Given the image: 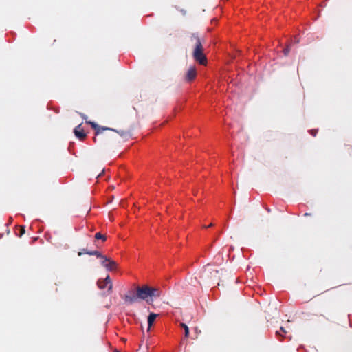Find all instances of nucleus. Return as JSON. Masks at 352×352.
<instances>
[{
  "instance_id": "obj_1",
  "label": "nucleus",
  "mask_w": 352,
  "mask_h": 352,
  "mask_svg": "<svg viewBox=\"0 0 352 352\" xmlns=\"http://www.w3.org/2000/svg\"><path fill=\"white\" fill-rule=\"evenodd\" d=\"M190 41L194 44L192 56L194 59L201 65L207 63V58L204 53V47L202 43L204 38H201L197 34L193 33L190 36Z\"/></svg>"
},
{
  "instance_id": "obj_2",
  "label": "nucleus",
  "mask_w": 352,
  "mask_h": 352,
  "mask_svg": "<svg viewBox=\"0 0 352 352\" xmlns=\"http://www.w3.org/2000/svg\"><path fill=\"white\" fill-rule=\"evenodd\" d=\"M86 122L90 124L92 129H94L96 131V137L94 138V140L96 143H97L98 140L100 141L101 140L104 139L106 137L105 135H104L103 133L104 131L107 130L116 131L121 136H125L128 134V133L124 131H116L111 128L98 126L96 123L91 121H87Z\"/></svg>"
},
{
  "instance_id": "obj_3",
  "label": "nucleus",
  "mask_w": 352,
  "mask_h": 352,
  "mask_svg": "<svg viewBox=\"0 0 352 352\" xmlns=\"http://www.w3.org/2000/svg\"><path fill=\"white\" fill-rule=\"evenodd\" d=\"M201 278L205 282L217 280L219 278V271L210 266H207L201 272Z\"/></svg>"
},
{
  "instance_id": "obj_4",
  "label": "nucleus",
  "mask_w": 352,
  "mask_h": 352,
  "mask_svg": "<svg viewBox=\"0 0 352 352\" xmlns=\"http://www.w3.org/2000/svg\"><path fill=\"white\" fill-rule=\"evenodd\" d=\"M137 296L139 299L146 300L147 302H151V293L150 287L148 285H143L136 288Z\"/></svg>"
},
{
  "instance_id": "obj_5",
  "label": "nucleus",
  "mask_w": 352,
  "mask_h": 352,
  "mask_svg": "<svg viewBox=\"0 0 352 352\" xmlns=\"http://www.w3.org/2000/svg\"><path fill=\"white\" fill-rule=\"evenodd\" d=\"M107 285H109L107 292L108 294H109L112 292L113 289V285L110 276L107 275L104 279H99L97 282V285L100 289H104L107 286Z\"/></svg>"
},
{
  "instance_id": "obj_6",
  "label": "nucleus",
  "mask_w": 352,
  "mask_h": 352,
  "mask_svg": "<svg viewBox=\"0 0 352 352\" xmlns=\"http://www.w3.org/2000/svg\"><path fill=\"white\" fill-rule=\"evenodd\" d=\"M102 265L109 271H113L117 267V263L107 257H104V259L102 261Z\"/></svg>"
},
{
  "instance_id": "obj_7",
  "label": "nucleus",
  "mask_w": 352,
  "mask_h": 352,
  "mask_svg": "<svg viewBox=\"0 0 352 352\" xmlns=\"http://www.w3.org/2000/svg\"><path fill=\"white\" fill-rule=\"evenodd\" d=\"M197 76V70L195 67H190L184 77V80L186 82H191Z\"/></svg>"
},
{
  "instance_id": "obj_8",
  "label": "nucleus",
  "mask_w": 352,
  "mask_h": 352,
  "mask_svg": "<svg viewBox=\"0 0 352 352\" xmlns=\"http://www.w3.org/2000/svg\"><path fill=\"white\" fill-rule=\"evenodd\" d=\"M74 133L76 137L78 138L80 140H83L87 136L83 129L82 128V124H78L74 129Z\"/></svg>"
},
{
  "instance_id": "obj_9",
  "label": "nucleus",
  "mask_w": 352,
  "mask_h": 352,
  "mask_svg": "<svg viewBox=\"0 0 352 352\" xmlns=\"http://www.w3.org/2000/svg\"><path fill=\"white\" fill-rule=\"evenodd\" d=\"M151 293V302H153V298H160L162 295V290L158 287H150Z\"/></svg>"
},
{
  "instance_id": "obj_10",
  "label": "nucleus",
  "mask_w": 352,
  "mask_h": 352,
  "mask_svg": "<svg viewBox=\"0 0 352 352\" xmlns=\"http://www.w3.org/2000/svg\"><path fill=\"white\" fill-rule=\"evenodd\" d=\"M138 298H139L137 296V294H126L124 297L125 302L128 304L134 303L138 300Z\"/></svg>"
},
{
  "instance_id": "obj_11",
  "label": "nucleus",
  "mask_w": 352,
  "mask_h": 352,
  "mask_svg": "<svg viewBox=\"0 0 352 352\" xmlns=\"http://www.w3.org/2000/svg\"><path fill=\"white\" fill-rule=\"evenodd\" d=\"M157 316V315L156 314H154V313H151L149 314V316L148 317V331L150 329L151 327L153 324V322H154Z\"/></svg>"
},
{
  "instance_id": "obj_12",
  "label": "nucleus",
  "mask_w": 352,
  "mask_h": 352,
  "mask_svg": "<svg viewBox=\"0 0 352 352\" xmlns=\"http://www.w3.org/2000/svg\"><path fill=\"white\" fill-rule=\"evenodd\" d=\"M316 318L314 319L316 322L321 323L324 320H329V318L327 317H326L324 315H322V314L316 315Z\"/></svg>"
},
{
  "instance_id": "obj_13",
  "label": "nucleus",
  "mask_w": 352,
  "mask_h": 352,
  "mask_svg": "<svg viewBox=\"0 0 352 352\" xmlns=\"http://www.w3.org/2000/svg\"><path fill=\"white\" fill-rule=\"evenodd\" d=\"M86 254L89 255H94L98 258H101L102 260L104 259V256L102 255L101 253L98 251H86Z\"/></svg>"
},
{
  "instance_id": "obj_14",
  "label": "nucleus",
  "mask_w": 352,
  "mask_h": 352,
  "mask_svg": "<svg viewBox=\"0 0 352 352\" xmlns=\"http://www.w3.org/2000/svg\"><path fill=\"white\" fill-rule=\"evenodd\" d=\"M180 326L184 329V336L188 338L189 336V329L187 324L185 323H181Z\"/></svg>"
},
{
  "instance_id": "obj_15",
  "label": "nucleus",
  "mask_w": 352,
  "mask_h": 352,
  "mask_svg": "<svg viewBox=\"0 0 352 352\" xmlns=\"http://www.w3.org/2000/svg\"><path fill=\"white\" fill-rule=\"evenodd\" d=\"M95 239L97 240L101 239L102 241H105L107 239V237L105 235L101 234L100 232H97L95 234Z\"/></svg>"
},
{
  "instance_id": "obj_16",
  "label": "nucleus",
  "mask_w": 352,
  "mask_h": 352,
  "mask_svg": "<svg viewBox=\"0 0 352 352\" xmlns=\"http://www.w3.org/2000/svg\"><path fill=\"white\" fill-rule=\"evenodd\" d=\"M15 234L19 237H22V226H18L17 229L15 230Z\"/></svg>"
},
{
  "instance_id": "obj_17",
  "label": "nucleus",
  "mask_w": 352,
  "mask_h": 352,
  "mask_svg": "<svg viewBox=\"0 0 352 352\" xmlns=\"http://www.w3.org/2000/svg\"><path fill=\"white\" fill-rule=\"evenodd\" d=\"M286 333H287V332H286V331L285 330V329H284L283 327H280V331H276V335H277V336H283V334H285Z\"/></svg>"
},
{
  "instance_id": "obj_18",
  "label": "nucleus",
  "mask_w": 352,
  "mask_h": 352,
  "mask_svg": "<svg viewBox=\"0 0 352 352\" xmlns=\"http://www.w3.org/2000/svg\"><path fill=\"white\" fill-rule=\"evenodd\" d=\"M290 49L289 47L287 46L286 48L283 50V53L285 56H287L289 53Z\"/></svg>"
},
{
  "instance_id": "obj_19",
  "label": "nucleus",
  "mask_w": 352,
  "mask_h": 352,
  "mask_svg": "<svg viewBox=\"0 0 352 352\" xmlns=\"http://www.w3.org/2000/svg\"><path fill=\"white\" fill-rule=\"evenodd\" d=\"M86 251H88L87 249H82L81 252H78V256H81L82 254H86Z\"/></svg>"
},
{
  "instance_id": "obj_20",
  "label": "nucleus",
  "mask_w": 352,
  "mask_h": 352,
  "mask_svg": "<svg viewBox=\"0 0 352 352\" xmlns=\"http://www.w3.org/2000/svg\"><path fill=\"white\" fill-rule=\"evenodd\" d=\"M213 226H214V224H213V223H210V224H209L208 226H203V228H211V227H212Z\"/></svg>"
},
{
  "instance_id": "obj_21",
  "label": "nucleus",
  "mask_w": 352,
  "mask_h": 352,
  "mask_svg": "<svg viewBox=\"0 0 352 352\" xmlns=\"http://www.w3.org/2000/svg\"><path fill=\"white\" fill-rule=\"evenodd\" d=\"M310 215H311V214H310V213H305V214H304V216H305V217H309V216H310Z\"/></svg>"
},
{
  "instance_id": "obj_22",
  "label": "nucleus",
  "mask_w": 352,
  "mask_h": 352,
  "mask_svg": "<svg viewBox=\"0 0 352 352\" xmlns=\"http://www.w3.org/2000/svg\"><path fill=\"white\" fill-rule=\"evenodd\" d=\"M80 116H81L84 119H85V118H86V116H85L84 114L80 113Z\"/></svg>"
},
{
  "instance_id": "obj_23",
  "label": "nucleus",
  "mask_w": 352,
  "mask_h": 352,
  "mask_svg": "<svg viewBox=\"0 0 352 352\" xmlns=\"http://www.w3.org/2000/svg\"><path fill=\"white\" fill-rule=\"evenodd\" d=\"M266 210H267V211L268 212H270L271 211L270 208H266Z\"/></svg>"
},
{
  "instance_id": "obj_24",
  "label": "nucleus",
  "mask_w": 352,
  "mask_h": 352,
  "mask_svg": "<svg viewBox=\"0 0 352 352\" xmlns=\"http://www.w3.org/2000/svg\"><path fill=\"white\" fill-rule=\"evenodd\" d=\"M312 135H313L314 136H316V133H315V132H313Z\"/></svg>"
},
{
  "instance_id": "obj_25",
  "label": "nucleus",
  "mask_w": 352,
  "mask_h": 352,
  "mask_svg": "<svg viewBox=\"0 0 352 352\" xmlns=\"http://www.w3.org/2000/svg\"><path fill=\"white\" fill-rule=\"evenodd\" d=\"M312 135H313L314 136H316V133H315V132H313Z\"/></svg>"
},
{
  "instance_id": "obj_26",
  "label": "nucleus",
  "mask_w": 352,
  "mask_h": 352,
  "mask_svg": "<svg viewBox=\"0 0 352 352\" xmlns=\"http://www.w3.org/2000/svg\"><path fill=\"white\" fill-rule=\"evenodd\" d=\"M113 352H120V351H118V350H115V351H113Z\"/></svg>"
},
{
  "instance_id": "obj_27",
  "label": "nucleus",
  "mask_w": 352,
  "mask_h": 352,
  "mask_svg": "<svg viewBox=\"0 0 352 352\" xmlns=\"http://www.w3.org/2000/svg\"><path fill=\"white\" fill-rule=\"evenodd\" d=\"M23 234H25V228H23Z\"/></svg>"
}]
</instances>
